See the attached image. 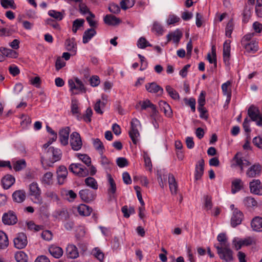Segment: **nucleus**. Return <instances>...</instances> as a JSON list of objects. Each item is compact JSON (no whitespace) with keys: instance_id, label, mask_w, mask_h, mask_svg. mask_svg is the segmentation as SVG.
Instances as JSON below:
<instances>
[{"instance_id":"f257e3e1","label":"nucleus","mask_w":262,"mask_h":262,"mask_svg":"<svg viewBox=\"0 0 262 262\" xmlns=\"http://www.w3.org/2000/svg\"><path fill=\"white\" fill-rule=\"evenodd\" d=\"M61 150L57 148L53 147H49L46 152L45 157H42L41 162L42 167L45 169H47L48 166H51L50 164L47 163V161L53 164L54 162L59 160L61 158Z\"/></svg>"},{"instance_id":"f03ea898","label":"nucleus","mask_w":262,"mask_h":262,"mask_svg":"<svg viewBox=\"0 0 262 262\" xmlns=\"http://www.w3.org/2000/svg\"><path fill=\"white\" fill-rule=\"evenodd\" d=\"M217 250L219 257L225 262H232L234 260L233 251L230 249V245L224 247L214 246Z\"/></svg>"},{"instance_id":"7ed1b4c3","label":"nucleus","mask_w":262,"mask_h":262,"mask_svg":"<svg viewBox=\"0 0 262 262\" xmlns=\"http://www.w3.org/2000/svg\"><path fill=\"white\" fill-rule=\"evenodd\" d=\"M29 195L33 197L34 203L41 204L42 199L41 196V190L37 183L33 182L29 185Z\"/></svg>"},{"instance_id":"20e7f679","label":"nucleus","mask_w":262,"mask_h":262,"mask_svg":"<svg viewBox=\"0 0 262 262\" xmlns=\"http://www.w3.org/2000/svg\"><path fill=\"white\" fill-rule=\"evenodd\" d=\"M248 115L252 121L256 122L257 125L262 126V116L257 107L251 105L248 110Z\"/></svg>"},{"instance_id":"39448f33","label":"nucleus","mask_w":262,"mask_h":262,"mask_svg":"<svg viewBox=\"0 0 262 262\" xmlns=\"http://www.w3.org/2000/svg\"><path fill=\"white\" fill-rule=\"evenodd\" d=\"M139 106H141V110H145L147 108L151 109L150 117L154 119L158 116V112L156 109V106L152 104L148 99H146L143 101H140L136 105V108H138Z\"/></svg>"},{"instance_id":"423d86ee","label":"nucleus","mask_w":262,"mask_h":262,"mask_svg":"<svg viewBox=\"0 0 262 262\" xmlns=\"http://www.w3.org/2000/svg\"><path fill=\"white\" fill-rule=\"evenodd\" d=\"M70 143L72 149L74 151H78L81 148L82 142L78 133L74 132L71 134Z\"/></svg>"},{"instance_id":"0eeeda50","label":"nucleus","mask_w":262,"mask_h":262,"mask_svg":"<svg viewBox=\"0 0 262 262\" xmlns=\"http://www.w3.org/2000/svg\"><path fill=\"white\" fill-rule=\"evenodd\" d=\"M14 246L17 249L25 248L28 244L27 235L24 232L17 233L13 239Z\"/></svg>"},{"instance_id":"6e6552de","label":"nucleus","mask_w":262,"mask_h":262,"mask_svg":"<svg viewBox=\"0 0 262 262\" xmlns=\"http://www.w3.org/2000/svg\"><path fill=\"white\" fill-rule=\"evenodd\" d=\"M140 125V121L136 118L132 119L131 122V129L129 132V136L134 144H136L138 141L139 133L137 127Z\"/></svg>"},{"instance_id":"1a4fd4ad","label":"nucleus","mask_w":262,"mask_h":262,"mask_svg":"<svg viewBox=\"0 0 262 262\" xmlns=\"http://www.w3.org/2000/svg\"><path fill=\"white\" fill-rule=\"evenodd\" d=\"M69 170L73 173L80 177H85L89 174L86 168L78 163H72L69 166Z\"/></svg>"},{"instance_id":"9d476101","label":"nucleus","mask_w":262,"mask_h":262,"mask_svg":"<svg viewBox=\"0 0 262 262\" xmlns=\"http://www.w3.org/2000/svg\"><path fill=\"white\" fill-rule=\"evenodd\" d=\"M3 223L7 225H13L17 223L18 220L15 213L11 210L5 213L2 219Z\"/></svg>"},{"instance_id":"9b49d317","label":"nucleus","mask_w":262,"mask_h":262,"mask_svg":"<svg viewBox=\"0 0 262 262\" xmlns=\"http://www.w3.org/2000/svg\"><path fill=\"white\" fill-rule=\"evenodd\" d=\"M107 193L110 199H115L116 198V192L117 187L116 183L110 174H107Z\"/></svg>"},{"instance_id":"f8f14e48","label":"nucleus","mask_w":262,"mask_h":262,"mask_svg":"<svg viewBox=\"0 0 262 262\" xmlns=\"http://www.w3.org/2000/svg\"><path fill=\"white\" fill-rule=\"evenodd\" d=\"M249 189L251 193L262 195V185L259 180L254 179L249 183Z\"/></svg>"},{"instance_id":"ddd939ff","label":"nucleus","mask_w":262,"mask_h":262,"mask_svg":"<svg viewBox=\"0 0 262 262\" xmlns=\"http://www.w3.org/2000/svg\"><path fill=\"white\" fill-rule=\"evenodd\" d=\"M56 173L58 184H63L66 181L68 173L66 167L63 165L59 166L56 170Z\"/></svg>"},{"instance_id":"4468645a","label":"nucleus","mask_w":262,"mask_h":262,"mask_svg":"<svg viewBox=\"0 0 262 262\" xmlns=\"http://www.w3.org/2000/svg\"><path fill=\"white\" fill-rule=\"evenodd\" d=\"M243 214L242 211L238 209H234L232 215L231 219V225L232 227H235L236 226L241 224L243 219Z\"/></svg>"},{"instance_id":"2eb2a0df","label":"nucleus","mask_w":262,"mask_h":262,"mask_svg":"<svg viewBox=\"0 0 262 262\" xmlns=\"http://www.w3.org/2000/svg\"><path fill=\"white\" fill-rule=\"evenodd\" d=\"M70 132V128L69 127L63 128L59 132V141L60 143L63 146L68 144Z\"/></svg>"},{"instance_id":"dca6fc26","label":"nucleus","mask_w":262,"mask_h":262,"mask_svg":"<svg viewBox=\"0 0 262 262\" xmlns=\"http://www.w3.org/2000/svg\"><path fill=\"white\" fill-rule=\"evenodd\" d=\"M261 166L259 164H254L249 167L246 171V176L249 178H254L260 175Z\"/></svg>"},{"instance_id":"f3484780","label":"nucleus","mask_w":262,"mask_h":262,"mask_svg":"<svg viewBox=\"0 0 262 262\" xmlns=\"http://www.w3.org/2000/svg\"><path fill=\"white\" fill-rule=\"evenodd\" d=\"M66 254L68 258L75 259L79 256L77 248L73 244H68L66 248Z\"/></svg>"},{"instance_id":"a211bd4d","label":"nucleus","mask_w":262,"mask_h":262,"mask_svg":"<svg viewBox=\"0 0 262 262\" xmlns=\"http://www.w3.org/2000/svg\"><path fill=\"white\" fill-rule=\"evenodd\" d=\"M230 56V41L226 40L223 45V59L226 64L229 63Z\"/></svg>"},{"instance_id":"6ab92c4d","label":"nucleus","mask_w":262,"mask_h":262,"mask_svg":"<svg viewBox=\"0 0 262 262\" xmlns=\"http://www.w3.org/2000/svg\"><path fill=\"white\" fill-rule=\"evenodd\" d=\"M52 216L57 220H65L68 217L69 214L67 209L62 208L56 210Z\"/></svg>"},{"instance_id":"aec40b11","label":"nucleus","mask_w":262,"mask_h":262,"mask_svg":"<svg viewBox=\"0 0 262 262\" xmlns=\"http://www.w3.org/2000/svg\"><path fill=\"white\" fill-rule=\"evenodd\" d=\"M168 181L170 191L172 194H176L178 190V184L172 174L168 173Z\"/></svg>"},{"instance_id":"412c9836","label":"nucleus","mask_w":262,"mask_h":262,"mask_svg":"<svg viewBox=\"0 0 262 262\" xmlns=\"http://www.w3.org/2000/svg\"><path fill=\"white\" fill-rule=\"evenodd\" d=\"M204 161L203 159L199 160L196 166L195 170V180H200L204 173Z\"/></svg>"},{"instance_id":"4be33fe9","label":"nucleus","mask_w":262,"mask_h":262,"mask_svg":"<svg viewBox=\"0 0 262 262\" xmlns=\"http://www.w3.org/2000/svg\"><path fill=\"white\" fill-rule=\"evenodd\" d=\"M243 203L248 209H253L258 205L257 201L252 196H248L244 198Z\"/></svg>"},{"instance_id":"5701e85b","label":"nucleus","mask_w":262,"mask_h":262,"mask_svg":"<svg viewBox=\"0 0 262 262\" xmlns=\"http://www.w3.org/2000/svg\"><path fill=\"white\" fill-rule=\"evenodd\" d=\"M243 48L248 53H255L258 50V41L256 40H252L247 43L242 45Z\"/></svg>"},{"instance_id":"b1692460","label":"nucleus","mask_w":262,"mask_h":262,"mask_svg":"<svg viewBox=\"0 0 262 262\" xmlns=\"http://www.w3.org/2000/svg\"><path fill=\"white\" fill-rule=\"evenodd\" d=\"M234 160L236 162V165L238 166L242 171L245 167L250 165V162L247 160L243 159L241 157V154L237 153L234 157Z\"/></svg>"},{"instance_id":"393cba45","label":"nucleus","mask_w":262,"mask_h":262,"mask_svg":"<svg viewBox=\"0 0 262 262\" xmlns=\"http://www.w3.org/2000/svg\"><path fill=\"white\" fill-rule=\"evenodd\" d=\"M231 83L229 81H227L222 85V90L223 94L227 97L226 102L229 103L231 97Z\"/></svg>"},{"instance_id":"a878e982","label":"nucleus","mask_w":262,"mask_h":262,"mask_svg":"<svg viewBox=\"0 0 262 262\" xmlns=\"http://www.w3.org/2000/svg\"><path fill=\"white\" fill-rule=\"evenodd\" d=\"M145 88L146 90L149 93H156L160 92V95H162L163 93V88L155 82H151L150 83L146 84L145 85Z\"/></svg>"},{"instance_id":"bb28decb","label":"nucleus","mask_w":262,"mask_h":262,"mask_svg":"<svg viewBox=\"0 0 262 262\" xmlns=\"http://www.w3.org/2000/svg\"><path fill=\"white\" fill-rule=\"evenodd\" d=\"M182 36V32L180 30L177 29L174 32L167 35V41L169 42L171 40H172L174 43H178Z\"/></svg>"},{"instance_id":"cd10ccee","label":"nucleus","mask_w":262,"mask_h":262,"mask_svg":"<svg viewBox=\"0 0 262 262\" xmlns=\"http://www.w3.org/2000/svg\"><path fill=\"white\" fill-rule=\"evenodd\" d=\"M255 243V240L253 237H248L243 239H241L237 241V244L239 246L237 247L236 244H235V248L236 250H239L242 246H250Z\"/></svg>"},{"instance_id":"c85d7f7f","label":"nucleus","mask_w":262,"mask_h":262,"mask_svg":"<svg viewBox=\"0 0 262 262\" xmlns=\"http://www.w3.org/2000/svg\"><path fill=\"white\" fill-rule=\"evenodd\" d=\"M53 173L48 171L45 173L40 178L41 183L45 186H50L53 183Z\"/></svg>"},{"instance_id":"c756f323","label":"nucleus","mask_w":262,"mask_h":262,"mask_svg":"<svg viewBox=\"0 0 262 262\" xmlns=\"http://www.w3.org/2000/svg\"><path fill=\"white\" fill-rule=\"evenodd\" d=\"M251 226L254 231H262V217L259 216L255 217L251 221Z\"/></svg>"},{"instance_id":"7c9ffc66","label":"nucleus","mask_w":262,"mask_h":262,"mask_svg":"<svg viewBox=\"0 0 262 262\" xmlns=\"http://www.w3.org/2000/svg\"><path fill=\"white\" fill-rule=\"evenodd\" d=\"M15 182V178L11 175H6L2 179V184L4 189L9 188Z\"/></svg>"},{"instance_id":"2f4dec72","label":"nucleus","mask_w":262,"mask_h":262,"mask_svg":"<svg viewBox=\"0 0 262 262\" xmlns=\"http://www.w3.org/2000/svg\"><path fill=\"white\" fill-rule=\"evenodd\" d=\"M77 211L79 215L87 216L91 214L92 209L88 205L82 204L77 207Z\"/></svg>"},{"instance_id":"473e14b6","label":"nucleus","mask_w":262,"mask_h":262,"mask_svg":"<svg viewBox=\"0 0 262 262\" xmlns=\"http://www.w3.org/2000/svg\"><path fill=\"white\" fill-rule=\"evenodd\" d=\"M96 34V31L94 28H90L84 31L82 37L83 43H88Z\"/></svg>"},{"instance_id":"72a5a7b5","label":"nucleus","mask_w":262,"mask_h":262,"mask_svg":"<svg viewBox=\"0 0 262 262\" xmlns=\"http://www.w3.org/2000/svg\"><path fill=\"white\" fill-rule=\"evenodd\" d=\"M13 201L20 203L25 201L26 199V193L24 190H18L14 191L12 194Z\"/></svg>"},{"instance_id":"f704fd0d","label":"nucleus","mask_w":262,"mask_h":262,"mask_svg":"<svg viewBox=\"0 0 262 262\" xmlns=\"http://www.w3.org/2000/svg\"><path fill=\"white\" fill-rule=\"evenodd\" d=\"M79 193L81 199L85 202H89L94 199V195L89 189H82Z\"/></svg>"},{"instance_id":"c9c22d12","label":"nucleus","mask_w":262,"mask_h":262,"mask_svg":"<svg viewBox=\"0 0 262 262\" xmlns=\"http://www.w3.org/2000/svg\"><path fill=\"white\" fill-rule=\"evenodd\" d=\"M65 46L67 50L71 52L72 55L76 53V43L74 38L67 39L65 41Z\"/></svg>"},{"instance_id":"e433bc0d","label":"nucleus","mask_w":262,"mask_h":262,"mask_svg":"<svg viewBox=\"0 0 262 262\" xmlns=\"http://www.w3.org/2000/svg\"><path fill=\"white\" fill-rule=\"evenodd\" d=\"M159 104L161 110L163 111L165 115L168 117H171L172 115V112L170 105L164 101H160Z\"/></svg>"},{"instance_id":"4c0bfd02","label":"nucleus","mask_w":262,"mask_h":262,"mask_svg":"<svg viewBox=\"0 0 262 262\" xmlns=\"http://www.w3.org/2000/svg\"><path fill=\"white\" fill-rule=\"evenodd\" d=\"M49 251L51 255L56 258H60L63 254L62 248L55 246H51L50 247Z\"/></svg>"},{"instance_id":"58836bf2","label":"nucleus","mask_w":262,"mask_h":262,"mask_svg":"<svg viewBox=\"0 0 262 262\" xmlns=\"http://www.w3.org/2000/svg\"><path fill=\"white\" fill-rule=\"evenodd\" d=\"M243 187V182L240 179H235L232 182L231 192L235 194Z\"/></svg>"},{"instance_id":"ea45409f","label":"nucleus","mask_w":262,"mask_h":262,"mask_svg":"<svg viewBox=\"0 0 262 262\" xmlns=\"http://www.w3.org/2000/svg\"><path fill=\"white\" fill-rule=\"evenodd\" d=\"M12 163L13 168L16 171H20L25 168L27 166L26 162L24 159L14 160Z\"/></svg>"},{"instance_id":"a19ab883","label":"nucleus","mask_w":262,"mask_h":262,"mask_svg":"<svg viewBox=\"0 0 262 262\" xmlns=\"http://www.w3.org/2000/svg\"><path fill=\"white\" fill-rule=\"evenodd\" d=\"M104 21L108 25H116L120 23V20L114 15H106L104 18Z\"/></svg>"},{"instance_id":"79ce46f5","label":"nucleus","mask_w":262,"mask_h":262,"mask_svg":"<svg viewBox=\"0 0 262 262\" xmlns=\"http://www.w3.org/2000/svg\"><path fill=\"white\" fill-rule=\"evenodd\" d=\"M9 245V240L6 234L0 231V249H5Z\"/></svg>"},{"instance_id":"37998d69","label":"nucleus","mask_w":262,"mask_h":262,"mask_svg":"<svg viewBox=\"0 0 262 262\" xmlns=\"http://www.w3.org/2000/svg\"><path fill=\"white\" fill-rule=\"evenodd\" d=\"M207 59L209 63H213L215 68L217 67L216 49L214 46L212 47L211 53L207 54Z\"/></svg>"},{"instance_id":"c03bdc74","label":"nucleus","mask_w":262,"mask_h":262,"mask_svg":"<svg viewBox=\"0 0 262 262\" xmlns=\"http://www.w3.org/2000/svg\"><path fill=\"white\" fill-rule=\"evenodd\" d=\"M0 52L3 54L4 57H9L11 58H16L17 57L16 52L10 49L1 47L0 48Z\"/></svg>"},{"instance_id":"a18cd8bd","label":"nucleus","mask_w":262,"mask_h":262,"mask_svg":"<svg viewBox=\"0 0 262 262\" xmlns=\"http://www.w3.org/2000/svg\"><path fill=\"white\" fill-rule=\"evenodd\" d=\"M93 144L94 148L100 155H102L104 147L103 143L98 138L93 139Z\"/></svg>"},{"instance_id":"49530a36","label":"nucleus","mask_w":262,"mask_h":262,"mask_svg":"<svg viewBox=\"0 0 262 262\" xmlns=\"http://www.w3.org/2000/svg\"><path fill=\"white\" fill-rule=\"evenodd\" d=\"M86 185L91 188L96 190L98 189V184L96 180L93 177H88L84 180Z\"/></svg>"},{"instance_id":"de8ad7c7","label":"nucleus","mask_w":262,"mask_h":262,"mask_svg":"<svg viewBox=\"0 0 262 262\" xmlns=\"http://www.w3.org/2000/svg\"><path fill=\"white\" fill-rule=\"evenodd\" d=\"M15 259L17 262H27L28 257L24 252L20 251L15 253Z\"/></svg>"},{"instance_id":"09e8293b","label":"nucleus","mask_w":262,"mask_h":262,"mask_svg":"<svg viewBox=\"0 0 262 262\" xmlns=\"http://www.w3.org/2000/svg\"><path fill=\"white\" fill-rule=\"evenodd\" d=\"M166 92L168 95L174 100H179L180 98L179 94L170 85H167L165 88Z\"/></svg>"},{"instance_id":"8fccbe9b","label":"nucleus","mask_w":262,"mask_h":262,"mask_svg":"<svg viewBox=\"0 0 262 262\" xmlns=\"http://www.w3.org/2000/svg\"><path fill=\"white\" fill-rule=\"evenodd\" d=\"M95 17V15L93 13H90V15H87L86 16V19L88 23H89L90 26L91 28H95L97 27L98 23L96 20L94 19Z\"/></svg>"},{"instance_id":"3c124183","label":"nucleus","mask_w":262,"mask_h":262,"mask_svg":"<svg viewBox=\"0 0 262 262\" xmlns=\"http://www.w3.org/2000/svg\"><path fill=\"white\" fill-rule=\"evenodd\" d=\"M217 241L220 242L219 247L229 246L230 244L227 242V238L224 233H220L217 237Z\"/></svg>"},{"instance_id":"603ef678","label":"nucleus","mask_w":262,"mask_h":262,"mask_svg":"<svg viewBox=\"0 0 262 262\" xmlns=\"http://www.w3.org/2000/svg\"><path fill=\"white\" fill-rule=\"evenodd\" d=\"M84 23L83 19H76L73 23L72 31L76 33L77 30L82 27Z\"/></svg>"},{"instance_id":"864d4df0","label":"nucleus","mask_w":262,"mask_h":262,"mask_svg":"<svg viewBox=\"0 0 262 262\" xmlns=\"http://www.w3.org/2000/svg\"><path fill=\"white\" fill-rule=\"evenodd\" d=\"M204 207L206 210H210L212 207V198L211 196L206 195L204 196Z\"/></svg>"},{"instance_id":"5fc2aeb1","label":"nucleus","mask_w":262,"mask_h":262,"mask_svg":"<svg viewBox=\"0 0 262 262\" xmlns=\"http://www.w3.org/2000/svg\"><path fill=\"white\" fill-rule=\"evenodd\" d=\"M93 114V112L92 109L90 107H89L86 109L85 114L83 115L82 117H79L77 116L78 119H80L81 118H83L84 121L87 123H89L91 121V117Z\"/></svg>"},{"instance_id":"6e6d98bb","label":"nucleus","mask_w":262,"mask_h":262,"mask_svg":"<svg viewBox=\"0 0 262 262\" xmlns=\"http://www.w3.org/2000/svg\"><path fill=\"white\" fill-rule=\"evenodd\" d=\"M1 3L2 7L5 9L11 8L13 9H15L16 8V6L13 0H1Z\"/></svg>"},{"instance_id":"4d7b16f0","label":"nucleus","mask_w":262,"mask_h":262,"mask_svg":"<svg viewBox=\"0 0 262 262\" xmlns=\"http://www.w3.org/2000/svg\"><path fill=\"white\" fill-rule=\"evenodd\" d=\"M135 4V0H122L120 6L122 9L126 10L132 7Z\"/></svg>"},{"instance_id":"13d9d810","label":"nucleus","mask_w":262,"mask_h":262,"mask_svg":"<svg viewBox=\"0 0 262 262\" xmlns=\"http://www.w3.org/2000/svg\"><path fill=\"white\" fill-rule=\"evenodd\" d=\"M48 14L51 17H52L58 20H62L63 17V15L61 12L56 11L53 10L49 11Z\"/></svg>"},{"instance_id":"bf43d9fd","label":"nucleus","mask_w":262,"mask_h":262,"mask_svg":"<svg viewBox=\"0 0 262 262\" xmlns=\"http://www.w3.org/2000/svg\"><path fill=\"white\" fill-rule=\"evenodd\" d=\"M137 46L139 48L144 49L146 47H151L152 45L149 43L144 37H140L137 42Z\"/></svg>"},{"instance_id":"052dcab7","label":"nucleus","mask_w":262,"mask_h":262,"mask_svg":"<svg viewBox=\"0 0 262 262\" xmlns=\"http://www.w3.org/2000/svg\"><path fill=\"white\" fill-rule=\"evenodd\" d=\"M234 28V24L232 19L230 20L227 24L225 33L226 35L228 37H231L232 31Z\"/></svg>"},{"instance_id":"680f3d73","label":"nucleus","mask_w":262,"mask_h":262,"mask_svg":"<svg viewBox=\"0 0 262 262\" xmlns=\"http://www.w3.org/2000/svg\"><path fill=\"white\" fill-rule=\"evenodd\" d=\"M105 105V102L101 101L100 100H98L94 105V110L97 113L102 114L103 111L101 110V107H104Z\"/></svg>"},{"instance_id":"e2e57ef3","label":"nucleus","mask_w":262,"mask_h":262,"mask_svg":"<svg viewBox=\"0 0 262 262\" xmlns=\"http://www.w3.org/2000/svg\"><path fill=\"white\" fill-rule=\"evenodd\" d=\"M76 81V88L75 90V92L76 91H80V92H85V89L84 85L82 82L78 78H75Z\"/></svg>"},{"instance_id":"0e129e2a","label":"nucleus","mask_w":262,"mask_h":262,"mask_svg":"<svg viewBox=\"0 0 262 262\" xmlns=\"http://www.w3.org/2000/svg\"><path fill=\"white\" fill-rule=\"evenodd\" d=\"M45 196L52 201L58 202L59 201L57 194L53 191H48L45 193Z\"/></svg>"},{"instance_id":"69168bd1","label":"nucleus","mask_w":262,"mask_h":262,"mask_svg":"<svg viewBox=\"0 0 262 262\" xmlns=\"http://www.w3.org/2000/svg\"><path fill=\"white\" fill-rule=\"evenodd\" d=\"M78 158L81 160L85 165L88 166L91 165V159L90 157L85 154H79L78 155Z\"/></svg>"},{"instance_id":"338daca9","label":"nucleus","mask_w":262,"mask_h":262,"mask_svg":"<svg viewBox=\"0 0 262 262\" xmlns=\"http://www.w3.org/2000/svg\"><path fill=\"white\" fill-rule=\"evenodd\" d=\"M101 164L105 169L110 168V165L112 164L111 161L105 157L101 155Z\"/></svg>"},{"instance_id":"774afa93","label":"nucleus","mask_w":262,"mask_h":262,"mask_svg":"<svg viewBox=\"0 0 262 262\" xmlns=\"http://www.w3.org/2000/svg\"><path fill=\"white\" fill-rule=\"evenodd\" d=\"M152 30L156 32L158 35H161L163 33V30L161 25L157 22H155L153 24Z\"/></svg>"}]
</instances>
